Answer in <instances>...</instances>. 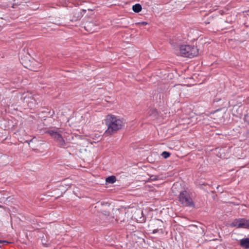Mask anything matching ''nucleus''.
<instances>
[{
	"label": "nucleus",
	"mask_w": 249,
	"mask_h": 249,
	"mask_svg": "<svg viewBox=\"0 0 249 249\" xmlns=\"http://www.w3.org/2000/svg\"><path fill=\"white\" fill-rule=\"evenodd\" d=\"M107 129L105 132L106 136L112 135L124 126V123L121 119L112 114L107 115L104 120Z\"/></svg>",
	"instance_id": "nucleus-1"
},
{
	"label": "nucleus",
	"mask_w": 249,
	"mask_h": 249,
	"mask_svg": "<svg viewBox=\"0 0 249 249\" xmlns=\"http://www.w3.org/2000/svg\"><path fill=\"white\" fill-rule=\"evenodd\" d=\"M202 23L206 24H211L213 25H218L222 27L224 21L218 15H214L213 13L205 14L202 18Z\"/></svg>",
	"instance_id": "nucleus-2"
},
{
	"label": "nucleus",
	"mask_w": 249,
	"mask_h": 249,
	"mask_svg": "<svg viewBox=\"0 0 249 249\" xmlns=\"http://www.w3.org/2000/svg\"><path fill=\"white\" fill-rule=\"evenodd\" d=\"M180 53L181 56L193 58L198 54L196 47L189 45H182L180 46Z\"/></svg>",
	"instance_id": "nucleus-3"
},
{
	"label": "nucleus",
	"mask_w": 249,
	"mask_h": 249,
	"mask_svg": "<svg viewBox=\"0 0 249 249\" xmlns=\"http://www.w3.org/2000/svg\"><path fill=\"white\" fill-rule=\"evenodd\" d=\"M57 143V144L60 147L64 148H68L70 147L69 142H65L62 135L57 131L54 130H48L46 131Z\"/></svg>",
	"instance_id": "nucleus-4"
},
{
	"label": "nucleus",
	"mask_w": 249,
	"mask_h": 249,
	"mask_svg": "<svg viewBox=\"0 0 249 249\" xmlns=\"http://www.w3.org/2000/svg\"><path fill=\"white\" fill-rule=\"evenodd\" d=\"M178 198L179 202L186 207L193 208L195 207V204L192 198H191L189 193L185 190L179 192Z\"/></svg>",
	"instance_id": "nucleus-5"
},
{
	"label": "nucleus",
	"mask_w": 249,
	"mask_h": 249,
	"mask_svg": "<svg viewBox=\"0 0 249 249\" xmlns=\"http://www.w3.org/2000/svg\"><path fill=\"white\" fill-rule=\"evenodd\" d=\"M230 226L238 229H249V219L245 218H236L231 223Z\"/></svg>",
	"instance_id": "nucleus-6"
},
{
	"label": "nucleus",
	"mask_w": 249,
	"mask_h": 249,
	"mask_svg": "<svg viewBox=\"0 0 249 249\" xmlns=\"http://www.w3.org/2000/svg\"><path fill=\"white\" fill-rule=\"evenodd\" d=\"M162 221L160 219H155L152 222V225L154 229L153 230L152 233H157L160 230H162Z\"/></svg>",
	"instance_id": "nucleus-7"
},
{
	"label": "nucleus",
	"mask_w": 249,
	"mask_h": 249,
	"mask_svg": "<svg viewBox=\"0 0 249 249\" xmlns=\"http://www.w3.org/2000/svg\"><path fill=\"white\" fill-rule=\"evenodd\" d=\"M96 26L92 21H87L85 24L84 28L88 32H93Z\"/></svg>",
	"instance_id": "nucleus-8"
},
{
	"label": "nucleus",
	"mask_w": 249,
	"mask_h": 249,
	"mask_svg": "<svg viewBox=\"0 0 249 249\" xmlns=\"http://www.w3.org/2000/svg\"><path fill=\"white\" fill-rule=\"evenodd\" d=\"M240 246L246 249H249V238H243L240 241Z\"/></svg>",
	"instance_id": "nucleus-9"
},
{
	"label": "nucleus",
	"mask_w": 249,
	"mask_h": 249,
	"mask_svg": "<svg viewBox=\"0 0 249 249\" xmlns=\"http://www.w3.org/2000/svg\"><path fill=\"white\" fill-rule=\"evenodd\" d=\"M222 19L224 21V24L222 27H220L221 28V30L227 29L228 28V27L225 26V23H231L232 22H233L234 20V18L231 17V16L227 17L225 19H224L222 18Z\"/></svg>",
	"instance_id": "nucleus-10"
},
{
	"label": "nucleus",
	"mask_w": 249,
	"mask_h": 249,
	"mask_svg": "<svg viewBox=\"0 0 249 249\" xmlns=\"http://www.w3.org/2000/svg\"><path fill=\"white\" fill-rule=\"evenodd\" d=\"M132 10L134 12L138 13L142 10V5L139 3H136L132 6Z\"/></svg>",
	"instance_id": "nucleus-11"
},
{
	"label": "nucleus",
	"mask_w": 249,
	"mask_h": 249,
	"mask_svg": "<svg viewBox=\"0 0 249 249\" xmlns=\"http://www.w3.org/2000/svg\"><path fill=\"white\" fill-rule=\"evenodd\" d=\"M116 181V178L115 176H110L106 178V181L107 183L112 184Z\"/></svg>",
	"instance_id": "nucleus-12"
},
{
	"label": "nucleus",
	"mask_w": 249,
	"mask_h": 249,
	"mask_svg": "<svg viewBox=\"0 0 249 249\" xmlns=\"http://www.w3.org/2000/svg\"><path fill=\"white\" fill-rule=\"evenodd\" d=\"M149 115L152 116L154 117H156L158 116V112L156 109L152 108L149 111Z\"/></svg>",
	"instance_id": "nucleus-13"
},
{
	"label": "nucleus",
	"mask_w": 249,
	"mask_h": 249,
	"mask_svg": "<svg viewBox=\"0 0 249 249\" xmlns=\"http://www.w3.org/2000/svg\"><path fill=\"white\" fill-rule=\"evenodd\" d=\"M74 16L71 20L72 21H76L78 19H80L81 17V13L79 12H75L74 13Z\"/></svg>",
	"instance_id": "nucleus-14"
},
{
	"label": "nucleus",
	"mask_w": 249,
	"mask_h": 249,
	"mask_svg": "<svg viewBox=\"0 0 249 249\" xmlns=\"http://www.w3.org/2000/svg\"><path fill=\"white\" fill-rule=\"evenodd\" d=\"M140 214L142 216L140 217L139 219H137V220L139 221L140 223H143L146 220V217L143 215L142 211L140 212Z\"/></svg>",
	"instance_id": "nucleus-15"
},
{
	"label": "nucleus",
	"mask_w": 249,
	"mask_h": 249,
	"mask_svg": "<svg viewBox=\"0 0 249 249\" xmlns=\"http://www.w3.org/2000/svg\"><path fill=\"white\" fill-rule=\"evenodd\" d=\"M171 155V153L167 151H163L161 154V156L163 157L164 159H167Z\"/></svg>",
	"instance_id": "nucleus-16"
},
{
	"label": "nucleus",
	"mask_w": 249,
	"mask_h": 249,
	"mask_svg": "<svg viewBox=\"0 0 249 249\" xmlns=\"http://www.w3.org/2000/svg\"><path fill=\"white\" fill-rule=\"evenodd\" d=\"M221 100V98L220 96L216 95L213 100V103L214 104L217 103Z\"/></svg>",
	"instance_id": "nucleus-17"
},
{
	"label": "nucleus",
	"mask_w": 249,
	"mask_h": 249,
	"mask_svg": "<svg viewBox=\"0 0 249 249\" xmlns=\"http://www.w3.org/2000/svg\"><path fill=\"white\" fill-rule=\"evenodd\" d=\"M159 178V176L152 175L150 176V179L152 181L158 180Z\"/></svg>",
	"instance_id": "nucleus-18"
},
{
	"label": "nucleus",
	"mask_w": 249,
	"mask_h": 249,
	"mask_svg": "<svg viewBox=\"0 0 249 249\" xmlns=\"http://www.w3.org/2000/svg\"><path fill=\"white\" fill-rule=\"evenodd\" d=\"M33 142H34V139H33L29 141V143H29V145H30V147L32 149V150H33L35 151V150H37V149H36V148H35L34 147V146H33V145H30V143H33Z\"/></svg>",
	"instance_id": "nucleus-19"
},
{
	"label": "nucleus",
	"mask_w": 249,
	"mask_h": 249,
	"mask_svg": "<svg viewBox=\"0 0 249 249\" xmlns=\"http://www.w3.org/2000/svg\"><path fill=\"white\" fill-rule=\"evenodd\" d=\"M137 24H139V25H142V26H145V25H147L148 23L145 21H142V22H138Z\"/></svg>",
	"instance_id": "nucleus-20"
},
{
	"label": "nucleus",
	"mask_w": 249,
	"mask_h": 249,
	"mask_svg": "<svg viewBox=\"0 0 249 249\" xmlns=\"http://www.w3.org/2000/svg\"><path fill=\"white\" fill-rule=\"evenodd\" d=\"M3 243H8V242L6 240H0V248L1 247V244Z\"/></svg>",
	"instance_id": "nucleus-21"
},
{
	"label": "nucleus",
	"mask_w": 249,
	"mask_h": 249,
	"mask_svg": "<svg viewBox=\"0 0 249 249\" xmlns=\"http://www.w3.org/2000/svg\"><path fill=\"white\" fill-rule=\"evenodd\" d=\"M1 6L3 7L4 8H8L9 7V5L8 4H4L3 5H1Z\"/></svg>",
	"instance_id": "nucleus-22"
},
{
	"label": "nucleus",
	"mask_w": 249,
	"mask_h": 249,
	"mask_svg": "<svg viewBox=\"0 0 249 249\" xmlns=\"http://www.w3.org/2000/svg\"><path fill=\"white\" fill-rule=\"evenodd\" d=\"M208 185V184L207 183H205V182L200 183V184H199L200 186H202V185L206 186V185Z\"/></svg>",
	"instance_id": "nucleus-23"
},
{
	"label": "nucleus",
	"mask_w": 249,
	"mask_h": 249,
	"mask_svg": "<svg viewBox=\"0 0 249 249\" xmlns=\"http://www.w3.org/2000/svg\"><path fill=\"white\" fill-rule=\"evenodd\" d=\"M17 5H18V4H17L16 3H13L12 6V7L13 8H16V7Z\"/></svg>",
	"instance_id": "nucleus-24"
},
{
	"label": "nucleus",
	"mask_w": 249,
	"mask_h": 249,
	"mask_svg": "<svg viewBox=\"0 0 249 249\" xmlns=\"http://www.w3.org/2000/svg\"><path fill=\"white\" fill-rule=\"evenodd\" d=\"M176 188V185H174V186H173L172 188V192L174 193V189Z\"/></svg>",
	"instance_id": "nucleus-25"
},
{
	"label": "nucleus",
	"mask_w": 249,
	"mask_h": 249,
	"mask_svg": "<svg viewBox=\"0 0 249 249\" xmlns=\"http://www.w3.org/2000/svg\"><path fill=\"white\" fill-rule=\"evenodd\" d=\"M245 12L247 13V15L249 16V10L246 11Z\"/></svg>",
	"instance_id": "nucleus-26"
},
{
	"label": "nucleus",
	"mask_w": 249,
	"mask_h": 249,
	"mask_svg": "<svg viewBox=\"0 0 249 249\" xmlns=\"http://www.w3.org/2000/svg\"><path fill=\"white\" fill-rule=\"evenodd\" d=\"M248 134H249V129L248 130Z\"/></svg>",
	"instance_id": "nucleus-27"
}]
</instances>
